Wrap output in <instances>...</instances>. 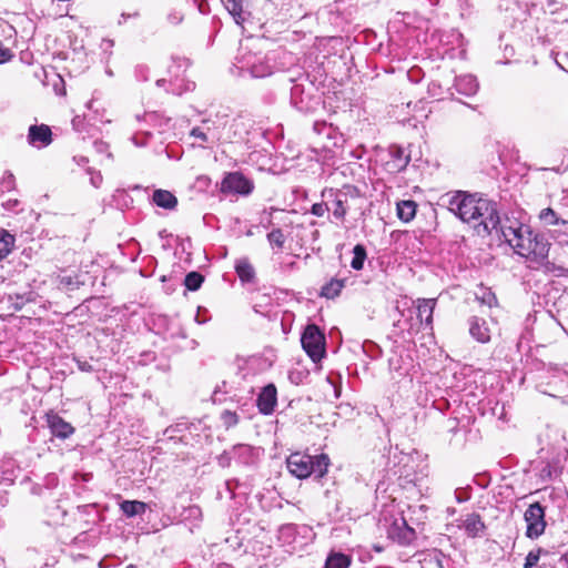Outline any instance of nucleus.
Masks as SVG:
<instances>
[{
	"mask_svg": "<svg viewBox=\"0 0 568 568\" xmlns=\"http://www.w3.org/2000/svg\"><path fill=\"white\" fill-rule=\"evenodd\" d=\"M79 368L84 372L91 371V365L87 362H79Z\"/></svg>",
	"mask_w": 568,
	"mask_h": 568,
	"instance_id": "obj_40",
	"label": "nucleus"
},
{
	"mask_svg": "<svg viewBox=\"0 0 568 568\" xmlns=\"http://www.w3.org/2000/svg\"><path fill=\"white\" fill-rule=\"evenodd\" d=\"M14 181V176L11 173H8V175L3 179V182L7 183L8 187L12 185Z\"/></svg>",
	"mask_w": 568,
	"mask_h": 568,
	"instance_id": "obj_39",
	"label": "nucleus"
},
{
	"mask_svg": "<svg viewBox=\"0 0 568 568\" xmlns=\"http://www.w3.org/2000/svg\"><path fill=\"white\" fill-rule=\"evenodd\" d=\"M541 554H546V551H544L540 548L530 550L526 557L524 568H532L534 566H536L540 559Z\"/></svg>",
	"mask_w": 568,
	"mask_h": 568,
	"instance_id": "obj_29",
	"label": "nucleus"
},
{
	"mask_svg": "<svg viewBox=\"0 0 568 568\" xmlns=\"http://www.w3.org/2000/svg\"><path fill=\"white\" fill-rule=\"evenodd\" d=\"M390 155L392 161L388 162V165L393 171H403L410 161L409 155H406L405 151L399 146H393Z\"/></svg>",
	"mask_w": 568,
	"mask_h": 568,
	"instance_id": "obj_17",
	"label": "nucleus"
},
{
	"mask_svg": "<svg viewBox=\"0 0 568 568\" xmlns=\"http://www.w3.org/2000/svg\"><path fill=\"white\" fill-rule=\"evenodd\" d=\"M194 88V83H190L186 88V90H192Z\"/></svg>",
	"mask_w": 568,
	"mask_h": 568,
	"instance_id": "obj_43",
	"label": "nucleus"
},
{
	"mask_svg": "<svg viewBox=\"0 0 568 568\" xmlns=\"http://www.w3.org/2000/svg\"><path fill=\"white\" fill-rule=\"evenodd\" d=\"M436 305V300H422L417 306V316L420 322L425 323L426 326L432 327L433 324V312Z\"/></svg>",
	"mask_w": 568,
	"mask_h": 568,
	"instance_id": "obj_16",
	"label": "nucleus"
},
{
	"mask_svg": "<svg viewBox=\"0 0 568 568\" xmlns=\"http://www.w3.org/2000/svg\"><path fill=\"white\" fill-rule=\"evenodd\" d=\"M539 219L547 225L562 224L566 230H568V221L559 220L555 211L550 207L544 209L539 214Z\"/></svg>",
	"mask_w": 568,
	"mask_h": 568,
	"instance_id": "obj_25",
	"label": "nucleus"
},
{
	"mask_svg": "<svg viewBox=\"0 0 568 568\" xmlns=\"http://www.w3.org/2000/svg\"><path fill=\"white\" fill-rule=\"evenodd\" d=\"M256 403L262 414H272L277 403V389L275 385L271 383L264 386L257 396Z\"/></svg>",
	"mask_w": 568,
	"mask_h": 568,
	"instance_id": "obj_8",
	"label": "nucleus"
},
{
	"mask_svg": "<svg viewBox=\"0 0 568 568\" xmlns=\"http://www.w3.org/2000/svg\"><path fill=\"white\" fill-rule=\"evenodd\" d=\"M253 183L239 172L229 173L222 181V192L248 195L253 191Z\"/></svg>",
	"mask_w": 568,
	"mask_h": 568,
	"instance_id": "obj_7",
	"label": "nucleus"
},
{
	"mask_svg": "<svg viewBox=\"0 0 568 568\" xmlns=\"http://www.w3.org/2000/svg\"><path fill=\"white\" fill-rule=\"evenodd\" d=\"M60 284L64 285L65 287H72L74 285V282L71 276H62L60 278Z\"/></svg>",
	"mask_w": 568,
	"mask_h": 568,
	"instance_id": "obj_37",
	"label": "nucleus"
},
{
	"mask_svg": "<svg viewBox=\"0 0 568 568\" xmlns=\"http://www.w3.org/2000/svg\"><path fill=\"white\" fill-rule=\"evenodd\" d=\"M541 477L545 479V478H551L552 477V469L550 467V465H546L542 469H541Z\"/></svg>",
	"mask_w": 568,
	"mask_h": 568,
	"instance_id": "obj_38",
	"label": "nucleus"
},
{
	"mask_svg": "<svg viewBox=\"0 0 568 568\" xmlns=\"http://www.w3.org/2000/svg\"><path fill=\"white\" fill-rule=\"evenodd\" d=\"M28 141L30 144L38 148L47 146L52 141V132L45 124L31 125L29 128Z\"/></svg>",
	"mask_w": 568,
	"mask_h": 568,
	"instance_id": "obj_11",
	"label": "nucleus"
},
{
	"mask_svg": "<svg viewBox=\"0 0 568 568\" xmlns=\"http://www.w3.org/2000/svg\"><path fill=\"white\" fill-rule=\"evenodd\" d=\"M327 210L328 207L325 203H315L312 206V213L316 216H323Z\"/></svg>",
	"mask_w": 568,
	"mask_h": 568,
	"instance_id": "obj_36",
	"label": "nucleus"
},
{
	"mask_svg": "<svg viewBox=\"0 0 568 568\" xmlns=\"http://www.w3.org/2000/svg\"><path fill=\"white\" fill-rule=\"evenodd\" d=\"M199 511H200L199 508H192L191 509V513H199Z\"/></svg>",
	"mask_w": 568,
	"mask_h": 568,
	"instance_id": "obj_44",
	"label": "nucleus"
},
{
	"mask_svg": "<svg viewBox=\"0 0 568 568\" xmlns=\"http://www.w3.org/2000/svg\"><path fill=\"white\" fill-rule=\"evenodd\" d=\"M47 422L52 435L55 437L65 439L74 433L73 426L55 413L48 414Z\"/></svg>",
	"mask_w": 568,
	"mask_h": 568,
	"instance_id": "obj_10",
	"label": "nucleus"
},
{
	"mask_svg": "<svg viewBox=\"0 0 568 568\" xmlns=\"http://www.w3.org/2000/svg\"><path fill=\"white\" fill-rule=\"evenodd\" d=\"M447 207L462 221L481 225L488 233L497 230L500 223L496 203L488 199L459 191L448 196Z\"/></svg>",
	"mask_w": 568,
	"mask_h": 568,
	"instance_id": "obj_2",
	"label": "nucleus"
},
{
	"mask_svg": "<svg viewBox=\"0 0 568 568\" xmlns=\"http://www.w3.org/2000/svg\"><path fill=\"white\" fill-rule=\"evenodd\" d=\"M225 8L229 13L234 18L237 24H241L245 18L243 17V1L242 0H226Z\"/></svg>",
	"mask_w": 568,
	"mask_h": 568,
	"instance_id": "obj_23",
	"label": "nucleus"
},
{
	"mask_svg": "<svg viewBox=\"0 0 568 568\" xmlns=\"http://www.w3.org/2000/svg\"><path fill=\"white\" fill-rule=\"evenodd\" d=\"M121 510L128 517L142 515L146 509V504L139 500H124L120 505Z\"/></svg>",
	"mask_w": 568,
	"mask_h": 568,
	"instance_id": "obj_19",
	"label": "nucleus"
},
{
	"mask_svg": "<svg viewBox=\"0 0 568 568\" xmlns=\"http://www.w3.org/2000/svg\"><path fill=\"white\" fill-rule=\"evenodd\" d=\"M297 92H300V85H294L292 89V95H295Z\"/></svg>",
	"mask_w": 568,
	"mask_h": 568,
	"instance_id": "obj_41",
	"label": "nucleus"
},
{
	"mask_svg": "<svg viewBox=\"0 0 568 568\" xmlns=\"http://www.w3.org/2000/svg\"><path fill=\"white\" fill-rule=\"evenodd\" d=\"M469 334L479 343L490 341V328L484 318L474 316L469 320Z\"/></svg>",
	"mask_w": 568,
	"mask_h": 568,
	"instance_id": "obj_13",
	"label": "nucleus"
},
{
	"mask_svg": "<svg viewBox=\"0 0 568 568\" xmlns=\"http://www.w3.org/2000/svg\"><path fill=\"white\" fill-rule=\"evenodd\" d=\"M459 527L471 538L481 536L486 528L480 516L475 513L466 515Z\"/></svg>",
	"mask_w": 568,
	"mask_h": 568,
	"instance_id": "obj_12",
	"label": "nucleus"
},
{
	"mask_svg": "<svg viewBox=\"0 0 568 568\" xmlns=\"http://www.w3.org/2000/svg\"><path fill=\"white\" fill-rule=\"evenodd\" d=\"M454 87L458 93L471 97L477 93L479 84L474 75L465 74L456 78Z\"/></svg>",
	"mask_w": 568,
	"mask_h": 568,
	"instance_id": "obj_14",
	"label": "nucleus"
},
{
	"mask_svg": "<svg viewBox=\"0 0 568 568\" xmlns=\"http://www.w3.org/2000/svg\"><path fill=\"white\" fill-rule=\"evenodd\" d=\"M477 298L480 300L483 304H486L489 307L497 304V298L495 294L489 290H483V294L480 296L477 295Z\"/></svg>",
	"mask_w": 568,
	"mask_h": 568,
	"instance_id": "obj_31",
	"label": "nucleus"
},
{
	"mask_svg": "<svg viewBox=\"0 0 568 568\" xmlns=\"http://www.w3.org/2000/svg\"><path fill=\"white\" fill-rule=\"evenodd\" d=\"M234 449H235V452H237L240 457L244 458L245 463L250 462V459L246 458V456H251L254 453V449L247 445H239V446L234 447Z\"/></svg>",
	"mask_w": 568,
	"mask_h": 568,
	"instance_id": "obj_34",
	"label": "nucleus"
},
{
	"mask_svg": "<svg viewBox=\"0 0 568 568\" xmlns=\"http://www.w3.org/2000/svg\"><path fill=\"white\" fill-rule=\"evenodd\" d=\"M235 271L242 282L250 283L255 277V270L246 257L239 258L235 262Z\"/></svg>",
	"mask_w": 568,
	"mask_h": 568,
	"instance_id": "obj_18",
	"label": "nucleus"
},
{
	"mask_svg": "<svg viewBox=\"0 0 568 568\" xmlns=\"http://www.w3.org/2000/svg\"><path fill=\"white\" fill-rule=\"evenodd\" d=\"M524 517L527 523V537L537 538L544 534L546 528L545 509L539 503L531 504L525 511Z\"/></svg>",
	"mask_w": 568,
	"mask_h": 568,
	"instance_id": "obj_6",
	"label": "nucleus"
},
{
	"mask_svg": "<svg viewBox=\"0 0 568 568\" xmlns=\"http://www.w3.org/2000/svg\"><path fill=\"white\" fill-rule=\"evenodd\" d=\"M204 277L197 272H191L185 276L184 284L187 290L196 291L203 283Z\"/></svg>",
	"mask_w": 568,
	"mask_h": 568,
	"instance_id": "obj_27",
	"label": "nucleus"
},
{
	"mask_svg": "<svg viewBox=\"0 0 568 568\" xmlns=\"http://www.w3.org/2000/svg\"><path fill=\"white\" fill-rule=\"evenodd\" d=\"M345 283L346 278H332L322 287V295L327 298L336 297L341 293L342 288L345 286Z\"/></svg>",
	"mask_w": 568,
	"mask_h": 568,
	"instance_id": "obj_21",
	"label": "nucleus"
},
{
	"mask_svg": "<svg viewBox=\"0 0 568 568\" xmlns=\"http://www.w3.org/2000/svg\"><path fill=\"white\" fill-rule=\"evenodd\" d=\"M221 417L226 427L234 426L239 422L237 415L231 410H224Z\"/></svg>",
	"mask_w": 568,
	"mask_h": 568,
	"instance_id": "obj_33",
	"label": "nucleus"
},
{
	"mask_svg": "<svg viewBox=\"0 0 568 568\" xmlns=\"http://www.w3.org/2000/svg\"><path fill=\"white\" fill-rule=\"evenodd\" d=\"M345 214L346 209L344 207V200L341 196H337L334 201L333 215L337 219H343Z\"/></svg>",
	"mask_w": 568,
	"mask_h": 568,
	"instance_id": "obj_32",
	"label": "nucleus"
},
{
	"mask_svg": "<svg viewBox=\"0 0 568 568\" xmlns=\"http://www.w3.org/2000/svg\"><path fill=\"white\" fill-rule=\"evenodd\" d=\"M287 469L297 478H307L312 474L323 477L327 473L329 459L326 455L315 458L303 453H293L286 459Z\"/></svg>",
	"mask_w": 568,
	"mask_h": 568,
	"instance_id": "obj_3",
	"label": "nucleus"
},
{
	"mask_svg": "<svg viewBox=\"0 0 568 568\" xmlns=\"http://www.w3.org/2000/svg\"><path fill=\"white\" fill-rule=\"evenodd\" d=\"M126 568H136V566H134V565H129V566H126Z\"/></svg>",
	"mask_w": 568,
	"mask_h": 568,
	"instance_id": "obj_45",
	"label": "nucleus"
},
{
	"mask_svg": "<svg viewBox=\"0 0 568 568\" xmlns=\"http://www.w3.org/2000/svg\"><path fill=\"white\" fill-rule=\"evenodd\" d=\"M416 203L414 201H402L397 203V216L403 222H409L416 214Z\"/></svg>",
	"mask_w": 568,
	"mask_h": 568,
	"instance_id": "obj_20",
	"label": "nucleus"
},
{
	"mask_svg": "<svg viewBox=\"0 0 568 568\" xmlns=\"http://www.w3.org/2000/svg\"><path fill=\"white\" fill-rule=\"evenodd\" d=\"M354 256L351 261V267L355 271H361L364 267L367 257L366 248L362 244H357L353 248Z\"/></svg>",
	"mask_w": 568,
	"mask_h": 568,
	"instance_id": "obj_24",
	"label": "nucleus"
},
{
	"mask_svg": "<svg viewBox=\"0 0 568 568\" xmlns=\"http://www.w3.org/2000/svg\"><path fill=\"white\" fill-rule=\"evenodd\" d=\"M505 242L520 256L534 262L544 261L549 252V243L542 235L534 233L530 226L516 219L506 217L498 224Z\"/></svg>",
	"mask_w": 568,
	"mask_h": 568,
	"instance_id": "obj_1",
	"label": "nucleus"
},
{
	"mask_svg": "<svg viewBox=\"0 0 568 568\" xmlns=\"http://www.w3.org/2000/svg\"><path fill=\"white\" fill-rule=\"evenodd\" d=\"M301 343L313 362H320L325 355V336L315 324L305 327Z\"/></svg>",
	"mask_w": 568,
	"mask_h": 568,
	"instance_id": "obj_4",
	"label": "nucleus"
},
{
	"mask_svg": "<svg viewBox=\"0 0 568 568\" xmlns=\"http://www.w3.org/2000/svg\"><path fill=\"white\" fill-rule=\"evenodd\" d=\"M183 19H184V14L180 10H176V9H172L166 14V21L171 26L180 24L183 21Z\"/></svg>",
	"mask_w": 568,
	"mask_h": 568,
	"instance_id": "obj_30",
	"label": "nucleus"
},
{
	"mask_svg": "<svg viewBox=\"0 0 568 568\" xmlns=\"http://www.w3.org/2000/svg\"><path fill=\"white\" fill-rule=\"evenodd\" d=\"M14 245V237L6 231L0 232V261L9 255Z\"/></svg>",
	"mask_w": 568,
	"mask_h": 568,
	"instance_id": "obj_26",
	"label": "nucleus"
},
{
	"mask_svg": "<svg viewBox=\"0 0 568 568\" xmlns=\"http://www.w3.org/2000/svg\"><path fill=\"white\" fill-rule=\"evenodd\" d=\"M558 270L560 271V273H559V274L561 275V274H562V272H564V268H562V267H559Z\"/></svg>",
	"mask_w": 568,
	"mask_h": 568,
	"instance_id": "obj_46",
	"label": "nucleus"
},
{
	"mask_svg": "<svg viewBox=\"0 0 568 568\" xmlns=\"http://www.w3.org/2000/svg\"><path fill=\"white\" fill-rule=\"evenodd\" d=\"M241 70H247L253 78H264L272 74V67L253 55L243 58L240 61Z\"/></svg>",
	"mask_w": 568,
	"mask_h": 568,
	"instance_id": "obj_9",
	"label": "nucleus"
},
{
	"mask_svg": "<svg viewBox=\"0 0 568 568\" xmlns=\"http://www.w3.org/2000/svg\"><path fill=\"white\" fill-rule=\"evenodd\" d=\"M191 135L194 136L195 139H199L202 142H205V143L210 142L207 134L201 128L192 129Z\"/></svg>",
	"mask_w": 568,
	"mask_h": 568,
	"instance_id": "obj_35",
	"label": "nucleus"
},
{
	"mask_svg": "<svg viewBox=\"0 0 568 568\" xmlns=\"http://www.w3.org/2000/svg\"><path fill=\"white\" fill-rule=\"evenodd\" d=\"M152 200L158 206L165 210H174L178 205L176 196L166 190H155Z\"/></svg>",
	"mask_w": 568,
	"mask_h": 568,
	"instance_id": "obj_15",
	"label": "nucleus"
},
{
	"mask_svg": "<svg viewBox=\"0 0 568 568\" xmlns=\"http://www.w3.org/2000/svg\"><path fill=\"white\" fill-rule=\"evenodd\" d=\"M351 558L342 552H332L325 562V568H348Z\"/></svg>",
	"mask_w": 568,
	"mask_h": 568,
	"instance_id": "obj_22",
	"label": "nucleus"
},
{
	"mask_svg": "<svg viewBox=\"0 0 568 568\" xmlns=\"http://www.w3.org/2000/svg\"><path fill=\"white\" fill-rule=\"evenodd\" d=\"M267 240L272 246L282 248L285 243V235L281 229H274L267 234Z\"/></svg>",
	"mask_w": 568,
	"mask_h": 568,
	"instance_id": "obj_28",
	"label": "nucleus"
},
{
	"mask_svg": "<svg viewBox=\"0 0 568 568\" xmlns=\"http://www.w3.org/2000/svg\"><path fill=\"white\" fill-rule=\"evenodd\" d=\"M164 83H165V79H159V80L156 81V85H158V87H162V85H164Z\"/></svg>",
	"mask_w": 568,
	"mask_h": 568,
	"instance_id": "obj_42",
	"label": "nucleus"
},
{
	"mask_svg": "<svg viewBox=\"0 0 568 568\" xmlns=\"http://www.w3.org/2000/svg\"><path fill=\"white\" fill-rule=\"evenodd\" d=\"M381 523L388 538L392 540L405 545L414 539L415 531L407 525L403 516H397L392 521H388L385 517Z\"/></svg>",
	"mask_w": 568,
	"mask_h": 568,
	"instance_id": "obj_5",
	"label": "nucleus"
}]
</instances>
